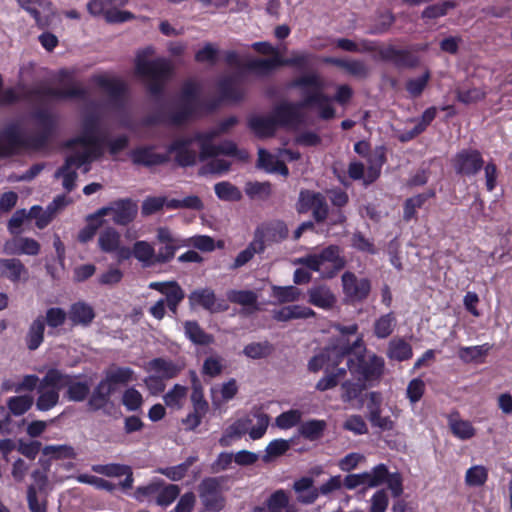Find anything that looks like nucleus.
Returning <instances> with one entry per match:
<instances>
[{"instance_id":"obj_1","label":"nucleus","mask_w":512,"mask_h":512,"mask_svg":"<svg viewBox=\"0 0 512 512\" xmlns=\"http://www.w3.org/2000/svg\"><path fill=\"white\" fill-rule=\"evenodd\" d=\"M292 87L302 90L303 99L299 103L283 102L277 105L273 112L276 125L290 126L303 122L302 109L315 106L322 119H331L335 116L332 99L324 93V81L315 72L304 74L291 83Z\"/></svg>"},{"instance_id":"obj_2","label":"nucleus","mask_w":512,"mask_h":512,"mask_svg":"<svg viewBox=\"0 0 512 512\" xmlns=\"http://www.w3.org/2000/svg\"><path fill=\"white\" fill-rule=\"evenodd\" d=\"M68 145L73 147V153L66 158L65 164L55 172V178H61L63 188L70 192L75 188L77 169L98 159L103 154L98 120L92 116H86L81 136L70 141Z\"/></svg>"},{"instance_id":"obj_3","label":"nucleus","mask_w":512,"mask_h":512,"mask_svg":"<svg viewBox=\"0 0 512 512\" xmlns=\"http://www.w3.org/2000/svg\"><path fill=\"white\" fill-rule=\"evenodd\" d=\"M238 122L237 118L230 116L219 123L216 128L201 132L198 136L200 158L207 161L200 169V175L222 174L228 171L230 162L218 158L220 155L236 156L238 155L237 146L232 141H224L219 145L213 144V140L220 134L227 132Z\"/></svg>"},{"instance_id":"obj_4","label":"nucleus","mask_w":512,"mask_h":512,"mask_svg":"<svg viewBox=\"0 0 512 512\" xmlns=\"http://www.w3.org/2000/svg\"><path fill=\"white\" fill-rule=\"evenodd\" d=\"M153 54L152 47L139 51L135 59V71L145 81L149 92L156 96L162 92L166 81L171 77L173 66L165 58L151 60Z\"/></svg>"},{"instance_id":"obj_5","label":"nucleus","mask_w":512,"mask_h":512,"mask_svg":"<svg viewBox=\"0 0 512 512\" xmlns=\"http://www.w3.org/2000/svg\"><path fill=\"white\" fill-rule=\"evenodd\" d=\"M294 264L302 265L309 270L318 272L321 278L330 279L344 268L346 261L341 255L340 247L330 245L320 252L296 258Z\"/></svg>"},{"instance_id":"obj_6","label":"nucleus","mask_w":512,"mask_h":512,"mask_svg":"<svg viewBox=\"0 0 512 512\" xmlns=\"http://www.w3.org/2000/svg\"><path fill=\"white\" fill-rule=\"evenodd\" d=\"M201 110L200 87L197 83L188 81L182 87L175 110L167 118H161L159 121L167 120L172 124H181L191 117L199 115Z\"/></svg>"},{"instance_id":"obj_7","label":"nucleus","mask_w":512,"mask_h":512,"mask_svg":"<svg viewBox=\"0 0 512 512\" xmlns=\"http://www.w3.org/2000/svg\"><path fill=\"white\" fill-rule=\"evenodd\" d=\"M65 374L52 368L47 371L38 386L39 396L36 400V408L39 411H49L59 402L60 390L66 383Z\"/></svg>"},{"instance_id":"obj_8","label":"nucleus","mask_w":512,"mask_h":512,"mask_svg":"<svg viewBox=\"0 0 512 512\" xmlns=\"http://www.w3.org/2000/svg\"><path fill=\"white\" fill-rule=\"evenodd\" d=\"M128 0H90L86 7L93 17H103L107 23H124L135 18L129 11L120 10Z\"/></svg>"},{"instance_id":"obj_9","label":"nucleus","mask_w":512,"mask_h":512,"mask_svg":"<svg viewBox=\"0 0 512 512\" xmlns=\"http://www.w3.org/2000/svg\"><path fill=\"white\" fill-rule=\"evenodd\" d=\"M223 477H209L202 480L199 485V497L207 511L219 512L225 506L222 484Z\"/></svg>"},{"instance_id":"obj_10","label":"nucleus","mask_w":512,"mask_h":512,"mask_svg":"<svg viewBox=\"0 0 512 512\" xmlns=\"http://www.w3.org/2000/svg\"><path fill=\"white\" fill-rule=\"evenodd\" d=\"M201 132L193 136H184L175 139L168 147L167 154L172 155L178 165L182 167L191 166L196 163L197 158H200V153H197L194 143L199 144L198 136Z\"/></svg>"},{"instance_id":"obj_11","label":"nucleus","mask_w":512,"mask_h":512,"mask_svg":"<svg viewBox=\"0 0 512 512\" xmlns=\"http://www.w3.org/2000/svg\"><path fill=\"white\" fill-rule=\"evenodd\" d=\"M97 242L102 252L115 254L118 261L128 260L132 257L131 249L122 245L121 234L112 227L100 231Z\"/></svg>"},{"instance_id":"obj_12","label":"nucleus","mask_w":512,"mask_h":512,"mask_svg":"<svg viewBox=\"0 0 512 512\" xmlns=\"http://www.w3.org/2000/svg\"><path fill=\"white\" fill-rule=\"evenodd\" d=\"M359 362L360 364L356 365L353 359L349 358L347 360V368L352 373L360 374L366 381L377 380L384 373V359L376 354L369 355L367 360H364V356L360 355Z\"/></svg>"},{"instance_id":"obj_13","label":"nucleus","mask_w":512,"mask_h":512,"mask_svg":"<svg viewBox=\"0 0 512 512\" xmlns=\"http://www.w3.org/2000/svg\"><path fill=\"white\" fill-rule=\"evenodd\" d=\"M452 163L457 174L472 176L481 170L484 161L478 150L464 149L455 155Z\"/></svg>"},{"instance_id":"obj_14","label":"nucleus","mask_w":512,"mask_h":512,"mask_svg":"<svg viewBox=\"0 0 512 512\" xmlns=\"http://www.w3.org/2000/svg\"><path fill=\"white\" fill-rule=\"evenodd\" d=\"M386 476L387 467L384 464H379L370 472L347 475L344 479V485L350 490L361 485L377 487L385 481Z\"/></svg>"},{"instance_id":"obj_15","label":"nucleus","mask_w":512,"mask_h":512,"mask_svg":"<svg viewBox=\"0 0 512 512\" xmlns=\"http://www.w3.org/2000/svg\"><path fill=\"white\" fill-rule=\"evenodd\" d=\"M342 285L345 295L351 301H362L370 293L371 284L366 278L358 279L352 272H345L342 275Z\"/></svg>"},{"instance_id":"obj_16","label":"nucleus","mask_w":512,"mask_h":512,"mask_svg":"<svg viewBox=\"0 0 512 512\" xmlns=\"http://www.w3.org/2000/svg\"><path fill=\"white\" fill-rule=\"evenodd\" d=\"M184 366L167 358H154L147 363L146 370L165 380L175 378Z\"/></svg>"},{"instance_id":"obj_17","label":"nucleus","mask_w":512,"mask_h":512,"mask_svg":"<svg viewBox=\"0 0 512 512\" xmlns=\"http://www.w3.org/2000/svg\"><path fill=\"white\" fill-rule=\"evenodd\" d=\"M189 303L191 307L201 306L211 313L225 311L227 306L218 303L213 290L209 288L197 289L190 293Z\"/></svg>"},{"instance_id":"obj_18","label":"nucleus","mask_w":512,"mask_h":512,"mask_svg":"<svg viewBox=\"0 0 512 512\" xmlns=\"http://www.w3.org/2000/svg\"><path fill=\"white\" fill-rule=\"evenodd\" d=\"M3 249L8 255L35 256L40 252V244L33 238L16 237L7 241Z\"/></svg>"},{"instance_id":"obj_19","label":"nucleus","mask_w":512,"mask_h":512,"mask_svg":"<svg viewBox=\"0 0 512 512\" xmlns=\"http://www.w3.org/2000/svg\"><path fill=\"white\" fill-rule=\"evenodd\" d=\"M287 235L288 229L284 222L272 221L258 227L254 238L262 240V244L265 245V242H279Z\"/></svg>"},{"instance_id":"obj_20","label":"nucleus","mask_w":512,"mask_h":512,"mask_svg":"<svg viewBox=\"0 0 512 512\" xmlns=\"http://www.w3.org/2000/svg\"><path fill=\"white\" fill-rule=\"evenodd\" d=\"M91 81L107 93L111 100L115 102L121 100L125 91V85L120 79L108 74H98L93 76Z\"/></svg>"},{"instance_id":"obj_21","label":"nucleus","mask_w":512,"mask_h":512,"mask_svg":"<svg viewBox=\"0 0 512 512\" xmlns=\"http://www.w3.org/2000/svg\"><path fill=\"white\" fill-rule=\"evenodd\" d=\"M112 220L118 225L130 223L137 214V205L129 199L119 200L111 205Z\"/></svg>"},{"instance_id":"obj_22","label":"nucleus","mask_w":512,"mask_h":512,"mask_svg":"<svg viewBox=\"0 0 512 512\" xmlns=\"http://www.w3.org/2000/svg\"><path fill=\"white\" fill-rule=\"evenodd\" d=\"M308 297L310 304L324 310L332 309L337 302L336 296L325 285L310 288L308 290Z\"/></svg>"},{"instance_id":"obj_23","label":"nucleus","mask_w":512,"mask_h":512,"mask_svg":"<svg viewBox=\"0 0 512 512\" xmlns=\"http://www.w3.org/2000/svg\"><path fill=\"white\" fill-rule=\"evenodd\" d=\"M133 163L144 166H154L168 161V154H160L153 147L145 146L133 150L130 154Z\"/></svg>"},{"instance_id":"obj_24","label":"nucleus","mask_w":512,"mask_h":512,"mask_svg":"<svg viewBox=\"0 0 512 512\" xmlns=\"http://www.w3.org/2000/svg\"><path fill=\"white\" fill-rule=\"evenodd\" d=\"M0 277L7 278L13 283L27 278V269L24 264L16 258L0 259Z\"/></svg>"},{"instance_id":"obj_25","label":"nucleus","mask_w":512,"mask_h":512,"mask_svg":"<svg viewBox=\"0 0 512 512\" xmlns=\"http://www.w3.org/2000/svg\"><path fill=\"white\" fill-rule=\"evenodd\" d=\"M243 419L249 422L247 425V434L251 440L261 439L269 426L270 418L263 412H256L243 416Z\"/></svg>"},{"instance_id":"obj_26","label":"nucleus","mask_w":512,"mask_h":512,"mask_svg":"<svg viewBox=\"0 0 512 512\" xmlns=\"http://www.w3.org/2000/svg\"><path fill=\"white\" fill-rule=\"evenodd\" d=\"M41 98L47 99H71L83 98L87 94V90L80 85L73 84L68 88H43L37 91Z\"/></svg>"},{"instance_id":"obj_27","label":"nucleus","mask_w":512,"mask_h":512,"mask_svg":"<svg viewBox=\"0 0 512 512\" xmlns=\"http://www.w3.org/2000/svg\"><path fill=\"white\" fill-rule=\"evenodd\" d=\"M280 157V153L278 155H274L265 149H259L258 167L264 169L268 173H279L286 177L288 176L289 171Z\"/></svg>"},{"instance_id":"obj_28","label":"nucleus","mask_w":512,"mask_h":512,"mask_svg":"<svg viewBox=\"0 0 512 512\" xmlns=\"http://www.w3.org/2000/svg\"><path fill=\"white\" fill-rule=\"evenodd\" d=\"M293 489L297 494L298 502L302 504H312L319 496L318 489L314 487V480L311 477H302L296 480Z\"/></svg>"},{"instance_id":"obj_29","label":"nucleus","mask_w":512,"mask_h":512,"mask_svg":"<svg viewBox=\"0 0 512 512\" xmlns=\"http://www.w3.org/2000/svg\"><path fill=\"white\" fill-rule=\"evenodd\" d=\"M114 391V387L108 386L106 382L101 380L92 391L88 400L89 409L92 411L105 410L110 403V397Z\"/></svg>"},{"instance_id":"obj_30","label":"nucleus","mask_w":512,"mask_h":512,"mask_svg":"<svg viewBox=\"0 0 512 512\" xmlns=\"http://www.w3.org/2000/svg\"><path fill=\"white\" fill-rule=\"evenodd\" d=\"M365 159L368 164L365 183L368 184L375 181L380 175L381 168L386 161L385 148L383 146L375 147Z\"/></svg>"},{"instance_id":"obj_31","label":"nucleus","mask_w":512,"mask_h":512,"mask_svg":"<svg viewBox=\"0 0 512 512\" xmlns=\"http://www.w3.org/2000/svg\"><path fill=\"white\" fill-rule=\"evenodd\" d=\"M315 315V312L303 305H290L273 311V318L277 321H289L293 319H307Z\"/></svg>"},{"instance_id":"obj_32","label":"nucleus","mask_w":512,"mask_h":512,"mask_svg":"<svg viewBox=\"0 0 512 512\" xmlns=\"http://www.w3.org/2000/svg\"><path fill=\"white\" fill-rule=\"evenodd\" d=\"M329 367L338 366L345 357L351 358L350 344L343 338L336 340L335 344L325 348Z\"/></svg>"},{"instance_id":"obj_33","label":"nucleus","mask_w":512,"mask_h":512,"mask_svg":"<svg viewBox=\"0 0 512 512\" xmlns=\"http://www.w3.org/2000/svg\"><path fill=\"white\" fill-rule=\"evenodd\" d=\"M451 433L460 440H469L476 435V429L468 420L461 419L457 413L448 417Z\"/></svg>"},{"instance_id":"obj_34","label":"nucleus","mask_w":512,"mask_h":512,"mask_svg":"<svg viewBox=\"0 0 512 512\" xmlns=\"http://www.w3.org/2000/svg\"><path fill=\"white\" fill-rule=\"evenodd\" d=\"M492 346L489 343L476 346H462L458 349V357L464 363H482Z\"/></svg>"},{"instance_id":"obj_35","label":"nucleus","mask_w":512,"mask_h":512,"mask_svg":"<svg viewBox=\"0 0 512 512\" xmlns=\"http://www.w3.org/2000/svg\"><path fill=\"white\" fill-rule=\"evenodd\" d=\"M249 422L240 417L231 423L224 431L219 439V444L222 447H229L235 440L241 439L247 434V425Z\"/></svg>"},{"instance_id":"obj_36","label":"nucleus","mask_w":512,"mask_h":512,"mask_svg":"<svg viewBox=\"0 0 512 512\" xmlns=\"http://www.w3.org/2000/svg\"><path fill=\"white\" fill-rule=\"evenodd\" d=\"M132 256L137 259L143 267H151L156 265V252L152 244L147 241H137L131 249Z\"/></svg>"},{"instance_id":"obj_37","label":"nucleus","mask_w":512,"mask_h":512,"mask_svg":"<svg viewBox=\"0 0 512 512\" xmlns=\"http://www.w3.org/2000/svg\"><path fill=\"white\" fill-rule=\"evenodd\" d=\"M45 320L42 316H38L30 324L26 334V345L29 350H36L44 340Z\"/></svg>"},{"instance_id":"obj_38","label":"nucleus","mask_w":512,"mask_h":512,"mask_svg":"<svg viewBox=\"0 0 512 512\" xmlns=\"http://www.w3.org/2000/svg\"><path fill=\"white\" fill-rule=\"evenodd\" d=\"M249 127L259 137L271 136L276 130V121L273 115L254 116L249 120Z\"/></svg>"},{"instance_id":"obj_39","label":"nucleus","mask_w":512,"mask_h":512,"mask_svg":"<svg viewBox=\"0 0 512 512\" xmlns=\"http://www.w3.org/2000/svg\"><path fill=\"white\" fill-rule=\"evenodd\" d=\"M384 57L400 67L413 68L419 63L418 57L406 50L390 47L385 50Z\"/></svg>"},{"instance_id":"obj_40","label":"nucleus","mask_w":512,"mask_h":512,"mask_svg":"<svg viewBox=\"0 0 512 512\" xmlns=\"http://www.w3.org/2000/svg\"><path fill=\"white\" fill-rule=\"evenodd\" d=\"M411 345L403 339H392L388 344L387 356L391 360L405 361L412 357Z\"/></svg>"},{"instance_id":"obj_41","label":"nucleus","mask_w":512,"mask_h":512,"mask_svg":"<svg viewBox=\"0 0 512 512\" xmlns=\"http://www.w3.org/2000/svg\"><path fill=\"white\" fill-rule=\"evenodd\" d=\"M186 337L197 345H209L214 342V337L204 332L196 321H186L184 323Z\"/></svg>"},{"instance_id":"obj_42","label":"nucleus","mask_w":512,"mask_h":512,"mask_svg":"<svg viewBox=\"0 0 512 512\" xmlns=\"http://www.w3.org/2000/svg\"><path fill=\"white\" fill-rule=\"evenodd\" d=\"M66 383L63 388H67V398L70 401L81 402L86 399L89 394L90 387L87 382L74 381L69 375L65 374Z\"/></svg>"},{"instance_id":"obj_43","label":"nucleus","mask_w":512,"mask_h":512,"mask_svg":"<svg viewBox=\"0 0 512 512\" xmlns=\"http://www.w3.org/2000/svg\"><path fill=\"white\" fill-rule=\"evenodd\" d=\"M133 370L129 367H111L105 373L103 379L106 384L110 387H114L118 384H126L132 380Z\"/></svg>"},{"instance_id":"obj_44","label":"nucleus","mask_w":512,"mask_h":512,"mask_svg":"<svg viewBox=\"0 0 512 512\" xmlns=\"http://www.w3.org/2000/svg\"><path fill=\"white\" fill-rule=\"evenodd\" d=\"M69 318L74 324H89L94 318L92 307L86 303L78 302L71 306Z\"/></svg>"},{"instance_id":"obj_45","label":"nucleus","mask_w":512,"mask_h":512,"mask_svg":"<svg viewBox=\"0 0 512 512\" xmlns=\"http://www.w3.org/2000/svg\"><path fill=\"white\" fill-rule=\"evenodd\" d=\"M326 421L312 419L302 423L299 427V434L310 441L317 440L322 437L326 429Z\"/></svg>"},{"instance_id":"obj_46","label":"nucleus","mask_w":512,"mask_h":512,"mask_svg":"<svg viewBox=\"0 0 512 512\" xmlns=\"http://www.w3.org/2000/svg\"><path fill=\"white\" fill-rule=\"evenodd\" d=\"M265 250V245L262 244V240L253 239V241L242 250L235 258L232 268L237 269L248 263L255 254L262 253Z\"/></svg>"},{"instance_id":"obj_47","label":"nucleus","mask_w":512,"mask_h":512,"mask_svg":"<svg viewBox=\"0 0 512 512\" xmlns=\"http://www.w3.org/2000/svg\"><path fill=\"white\" fill-rule=\"evenodd\" d=\"M163 480L155 478L148 484L139 486L135 491V498L141 502H155Z\"/></svg>"},{"instance_id":"obj_48","label":"nucleus","mask_w":512,"mask_h":512,"mask_svg":"<svg viewBox=\"0 0 512 512\" xmlns=\"http://www.w3.org/2000/svg\"><path fill=\"white\" fill-rule=\"evenodd\" d=\"M488 479V469L483 465H474L465 473V484L469 487L483 486Z\"/></svg>"},{"instance_id":"obj_49","label":"nucleus","mask_w":512,"mask_h":512,"mask_svg":"<svg viewBox=\"0 0 512 512\" xmlns=\"http://www.w3.org/2000/svg\"><path fill=\"white\" fill-rule=\"evenodd\" d=\"M396 319L392 313L379 317L374 323V334L379 339L390 336L394 330Z\"/></svg>"},{"instance_id":"obj_50","label":"nucleus","mask_w":512,"mask_h":512,"mask_svg":"<svg viewBox=\"0 0 512 512\" xmlns=\"http://www.w3.org/2000/svg\"><path fill=\"white\" fill-rule=\"evenodd\" d=\"M33 405V398L29 395L10 397L7 401V407L14 416L25 414Z\"/></svg>"},{"instance_id":"obj_51","label":"nucleus","mask_w":512,"mask_h":512,"mask_svg":"<svg viewBox=\"0 0 512 512\" xmlns=\"http://www.w3.org/2000/svg\"><path fill=\"white\" fill-rule=\"evenodd\" d=\"M272 296L279 303L295 302L299 300L301 291L295 286H273Z\"/></svg>"},{"instance_id":"obj_52","label":"nucleus","mask_w":512,"mask_h":512,"mask_svg":"<svg viewBox=\"0 0 512 512\" xmlns=\"http://www.w3.org/2000/svg\"><path fill=\"white\" fill-rule=\"evenodd\" d=\"M219 91L223 100L237 101L243 97V90L233 79H224L219 83Z\"/></svg>"},{"instance_id":"obj_53","label":"nucleus","mask_w":512,"mask_h":512,"mask_svg":"<svg viewBox=\"0 0 512 512\" xmlns=\"http://www.w3.org/2000/svg\"><path fill=\"white\" fill-rule=\"evenodd\" d=\"M187 394V388L175 384L163 397L165 404L170 408L180 409Z\"/></svg>"},{"instance_id":"obj_54","label":"nucleus","mask_w":512,"mask_h":512,"mask_svg":"<svg viewBox=\"0 0 512 512\" xmlns=\"http://www.w3.org/2000/svg\"><path fill=\"white\" fill-rule=\"evenodd\" d=\"M248 68L258 74L266 75L280 66L279 56L270 59H252L247 64Z\"/></svg>"},{"instance_id":"obj_55","label":"nucleus","mask_w":512,"mask_h":512,"mask_svg":"<svg viewBox=\"0 0 512 512\" xmlns=\"http://www.w3.org/2000/svg\"><path fill=\"white\" fill-rule=\"evenodd\" d=\"M486 96V91L482 88L472 87V88H462L459 87L456 89V98L459 102L463 104H472L476 103Z\"/></svg>"},{"instance_id":"obj_56","label":"nucleus","mask_w":512,"mask_h":512,"mask_svg":"<svg viewBox=\"0 0 512 512\" xmlns=\"http://www.w3.org/2000/svg\"><path fill=\"white\" fill-rule=\"evenodd\" d=\"M179 493L180 489L177 485L166 484L163 481L155 503L160 506H168L178 497Z\"/></svg>"},{"instance_id":"obj_57","label":"nucleus","mask_w":512,"mask_h":512,"mask_svg":"<svg viewBox=\"0 0 512 512\" xmlns=\"http://www.w3.org/2000/svg\"><path fill=\"white\" fill-rule=\"evenodd\" d=\"M272 345L268 341L250 343L243 349L245 356L251 359H261L269 356L272 352Z\"/></svg>"},{"instance_id":"obj_58","label":"nucleus","mask_w":512,"mask_h":512,"mask_svg":"<svg viewBox=\"0 0 512 512\" xmlns=\"http://www.w3.org/2000/svg\"><path fill=\"white\" fill-rule=\"evenodd\" d=\"M194 461V457H189L185 462L179 465L167 468H159L157 471L173 481H178L181 480L186 475L188 469L190 468Z\"/></svg>"},{"instance_id":"obj_59","label":"nucleus","mask_w":512,"mask_h":512,"mask_svg":"<svg viewBox=\"0 0 512 512\" xmlns=\"http://www.w3.org/2000/svg\"><path fill=\"white\" fill-rule=\"evenodd\" d=\"M227 298L232 303L242 306H253L257 302V295L250 290H230L227 292Z\"/></svg>"},{"instance_id":"obj_60","label":"nucleus","mask_w":512,"mask_h":512,"mask_svg":"<svg viewBox=\"0 0 512 512\" xmlns=\"http://www.w3.org/2000/svg\"><path fill=\"white\" fill-rule=\"evenodd\" d=\"M42 453L53 459H70L75 457V452L70 445H47L42 449Z\"/></svg>"},{"instance_id":"obj_61","label":"nucleus","mask_w":512,"mask_h":512,"mask_svg":"<svg viewBox=\"0 0 512 512\" xmlns=\"http://www.w3.org/2000/svg\"><path fill=\"white\" fill-rule=\"evenodd\" d=\"M218 198L226 201H237L241 198V192L237 187L229 182L217 183L214 187Z\"/></svg>"},{"instance_id":"obj_62","label":"nucleus","mask_w":512,"mask_h":512,"mask_svg":"<svg viewBox=\"0 0 512 512\" xmlns=\"http://www.w3.org/2000/svg\"><path fill=\"white\" fill-rule=\"evenodd\" d=\"M245 193L251 198L266 199L271 194V185L269 182H248Z\"/></svg>"},{"instance_id":"obj_63","label":"nucleus","mask_w":512,"mask_h":512,"mask_svg":"<svg viewBox=\"0 0 512 512\" xmlns=\"http://www.w3.org/2000/svg\"><path fill=\"white\" fill-rule=\"evenodd\" d=\"M28 216L36 219V226L39 229H43L52 221L55 214L50 210L48 206L46 210H43L40 206H33L30 209Z\"/></svg>"},{"instance_id":"obj_64","label":"nucleus","mask_w":512,"mask_h":512,"mask_svg":"<svg viewBox=\"0 0 512 512\" xmlns=\"http://www.w3.org/2000/svg\"><path fill=\"white\" fill-rule=\"evenodd\" d=\"M302 413L299 410L291 409L277 416L275 422L281 429H289L300 422Z\"/></svg>"}]
</instances>
